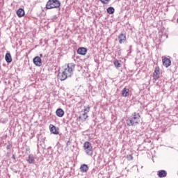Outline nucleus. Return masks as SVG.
I'll return each instance as SVG.
<instances>
[{
	"label": "nucleus",
	"instance_id": "8",
	"mask_svg": "<svg viewBox=\"0 0 178 178\" xmlns=\"http://www.w3.org/2000/svg\"><path fill=\"white\" fill-rule=\"evenodd\" d=\"M49 130L52 134H59V129L56 128V127H55L54 124L49 125Z\"/></svg>",
	"mask_w": 178,
	"mask_h": 178
},
{
	"label": "nucleus",
	"instance_id": "5",
	"mask_svg": "<svg viewBox=\"0 0 178 178\" xmlns=\"http://www.w3.org/2000/svg\"><path fill=\"white\" fill-rule=\"evenodd\" d=\"M83 150L86 155H92V145L91 143L86 141L83 143Z\"/></svg>",
	"mask_w": 178,
	"mask_h": 178
},
{
	"label": "nucleus",
	"instance_id": "11",
	"mask_svg": "<svg viewBox=\"0 0 178 178\" xmlns=\"http://www.w3.org/2000/svg\"><path fill=\"white\" fill-rule=\"evenodd\" d=\"M56 115L58 118H63L65 116V111L62 108H58L56 111Z\"/></svg>",
	"mask_w": 178,
	"mask_h": 178
},
{
	"label": "nucleus",
	"instance_id": "10",
	"mask_svg": "<svg viewBox=\"0 0 178 178\" xmlns=\"http://www.w3.org/2000/svg\"><path fill=\"white\" fill-rule=\"evenodd\" d=\"M33 63L35 65V66H41V65H42L41 58H40V56L35 57L33 58Z\"/></svg>",
	"mask_w": 178,
	"mask_h": 178
},
{
	"label": "nucleus",
	"instance_id": "19",
	"mask_svg": "<svg viewBox=\"0 0 178 178\" xmlns=\"http://www.w3.org/2000/svg\"><path fill=\"white\" fill-rule=\"evenodd\" d=\"M113 63L115 67H122V64L120 63V61H119L118 60H115Z\"/></svg>",
	"mask_w": 178,
	"mask_h": 178
},
{
	"label": "nucleus",
	"instance_id": "23",
	"mask_svg": "<svg viewBox=\"0 0 178 178\" xmlns=\"http://www.w3.org/2000/svg\"><path fill=\"white\" fill-rule=\"evenodd\" d=\"M177 23H178V18H177Z\"/></svg>",
	"mask_w": 178,
	"mask_h": 178
},
{
	"label": "nucleus",
	"instance_id": "13",
	"mask_svg": "<svg viewBox=\"0 0 178 178\" xmlns=\"http://www.w3.org/2000/svg\"><path fill=\"white\" fill-rule=\"evenodd\" d=\"M119 43L123 44L124 41H126V34L124 33H120L118 36Z\"/></svg>",
	"mask_w": 178,
	"mask_h": 178
},
{
	"label": "nucleus",
	"instance_id": "18",
	"mask_svg": "<svg viewBox=\"0 0 178 178\" xmlns=\"http://www.w3.org/2000/svg\"><path fill=\"white\" fill-rule=\"evenodd\" d=\"M107 13L108 15H113L115 13V8L113 7H108L107 8Z\"/></svg>",
	"mask_w": 178,
	"mask_h": 178
},
{
	"label": "nucleus",
	"instance_id": "21",
	"mask_svg": "<svg viewBox=\"0 0 178 178\" xmlns=\"http://www.w3.org/2000/svg\"><path fill=\"white\" fill-rule=\"evenodd\" d=\"M111 0H99L101 3H102L103 5H108V3H111Z\"/></svg>",
	"mask_w": 178,
	"mask_h": 178
},
{
	"label": "nucleus",
	"instance_id": "9",
	"mask_svg": "<svg viewBox=\"0 0 178 178\" xmlns=\"http://www.w3.org/2000/svg\"><path fill=\"white\" fill-rule=\"evenodd\" d=\"M130 89L125 87L122 90V97H129L130 95Z\"/></svg>",
	"mask_w": 178,
	"mask_h": 178
},
{
	"label": "nucleus",
	"instance_id": "24",
	"mask_svg": "<svg viewBox=\"0 0 178 178\" xmlns=\"http://www.w3.org/2000/svg\"><path fill=\"white\" fill-rule=\"evenodd\" d=\"M14 159H15V156H13V157Z\"/></svg>",
	"mask_w": 178,
	"mask_h": 178
},
{
	"label": "nucleus",
	"instance_id": "4",
	"mask_svg": "<svg viewBox=\"0 0 178 178\" xmlns=\"http://www.w3.org/2000/svg\"><path fill=\"white\" fill-rule=\"evenodd\" d=\"M90 106H84L83 113L79 116V122H86L87 118H88V112H90Z\"/></svg>",
	"mask_w": 178,
	"mask_h": 178
},
{
	"label": "nucleus",
	"instance_id": "14",
	"mask_svg": "<svg viewBox=\"0 0 178 178\" xmlns=\"http://www.w3.org/2000/svg\"><path fill=\"white\" fill-rule=\"evenodd\" d=\"M80 171L82 173H86V172H88V165L86 164H82L80 167Z\"/></svg>",
	"mask_w": 178,
	"mask_h": 178
},
{
	"label": "nucleus",
	"instance_id": "16",
	"mask_svg": "<svg viewBox=\"0 0 178 178\" xmlns=\"http://www.w3.org/2000/svg\"><path fill=\"white\" fill-rule=\"evenodd\" d=\"M167 175H168V172H166L164 170H161L158 172V176L159 177H161V178L166 177Z\"/></svg>",
	"mask_w": 178,
	"mask_h": 178
},
{
	"label": "nucleus",
	"instance_id": "6",
	"mask_svg": "<svg viewBox=\"0 0 178 178\" xmlns=\"http://www.w3.org/2000/svg\"><path fill=\"white\" fill-rule=\"evenodd\" d=\"M161 77V69L159 67H156L153 72V79L156 81Z\"/></svg>",
	"mask_w": 178,
	"mask_h": 178
},
{
	"label": "nucleus",
	"instance_id": "12",
	"mask_svg": "<svg viewBox=\"0 0 178 178\" xmlns=\"http://www.w3.org/2000/svg\"><path fill=\"white\" fill-rule=\"evenodd\" d=\"M77 54H79V55H86L87 54V49L85 47H79L77 49Z\"/></svg>",
	"mask_w": 178,
	"mask_h": 178
},
{
	"label": "nucleus",
	"instance_id": "15",
	"mask_svg": "<svg viewBox=\"0 0 178 178\" xmlns=\"http://www.w3.org/2000/svg\"><path fill=\"white\" fill-rule=\"evenodd\" d=\"M16 13H17V16H18V17H23L25 15L24 10L23 8L18 9L17 10Z\"/></svg>",
	"mask_w": 178,
	"mask_h": 178
},
{
	"label": "nucleus",
	"instance_id": "17",
	"mask_svg": "<svg viewBox=\"0 0 178 178\" xmlns=\"http://www.w3.org/2000/svg\"><path fill=\"white\" fill-rule=\"evenodd\" d=\"M5 60L7 63H10V62H12V56H10V53L6 54Z\"/></svg>",
	"mask_w": 178,
	"mask_h": 178
},
{
	"label": "nucleus",
	"instance_id": "20",
	"mask_svg": "<svg viewBox=\"0 0 178 178\" xmlns=\"http://www.w3.org/2000/svg\"><path fill=\"white\" fill-rule=\"evenodd\" d=\"M34 157L29 155L28 159H27V162H29V163H34Z\"/></svg>",
	"mask_w": 178,
	"mask_h": 178
},
{
	"label": "nucleus",
	"instance_id": "22",
	"mask_svg": "<svg viewBox=\"0 0 178 178\" xmlns=\"http://www.w3.org/2000/svg\"><path fill=\"white\" fill-rule=\"evenodd\" d=\"M127 159L128 161H133V156H132L131 154L127 155Z\"/></svg>",
	"mask_w": 178,
	"mask_h": 178
},
{
	"label": "nucleus",
	"instance_id": "2",
	"mask_svg": "<svg viewBox=\"0 0 178 178\" xmlns=\"http://www.w3.org/2000/svg\"><path fill=\"white\" fill-rule=\"evenodd\" d=\"M140 122H141V115L134 112L132 114V117L127 120V126H136V124H139Z\"/></svg>",
	"mask_w": 178,
	"mask_h": 178
},
{
	"label": "nucleus",
	"instance_id": "7",
	"mask_svg": "<svg viewBox=\"0 0 178 178\" xmlns=\"http://www.w3.org/2000/svg\"><path fill=\"white\" fill-rule=\"evenodd\" d=\"M163 65L165 66V67H169L170 65H172V61L170 58H168L167 57H165L162 59Z\"/></svg>",
	"mask_w": 178,
	"mask_h": 178
},
{
	"label": "nucleus",
	"instance_id": "3",
	"mask_svg": "<svg viewBox=\"0 0 178 178\" xmlns=\"http://www.w3.org/2000/svg\"><path fill=\"white\" fill-rule=\"evenodd\" d=\"M58 8H60V1L59 0H49L45 6L47 10L58 9Z\"/></svg>",
	"mask_w": 178,
	"mask_h": 178
},
{
	"label": "nucleus",
	"instance_id": "1",
	"mask_svg": "<svg viewBox=\"0 0 178 178\" xmlns=\"http://www.w3.org/2000/svg\"><path fill=\"white\" fill-rule=\"evenodd\" d=\"M75 67L76 65L73 63H70L67 65H65L63 67L62 73L59 74L60 80L63 81V80H66L67 77H72V76H73V72H74Z\"/></svg>",
	"mask_w": 178,
	"mask_h": 178
}]
</instances>
